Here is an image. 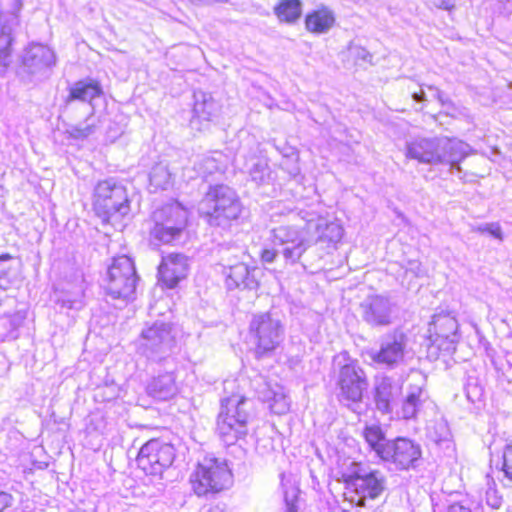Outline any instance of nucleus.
Masks as SVG:
<instances>
[{"mask_svg": "<svg viewBox=\"0 0 512 512\" xmlns=\"http://www.w3.org/2000/svg\"><path fill=\"white\" fill-rule=\"evenodd\" d=\"M468 144L445 137H417L406 142V156L423 164L449 165L461 171L460 162L469 154Z\"/></svg>", "mask_w": 512, "mask_h": 512, "instance_id": "1", "label": "nucleus"}, {"mask_svg": "<svg viewBox=\"0 0 512 512\" xmlns=\"http://www.w3.org/2000/svg\"><path fill=\"white\" fill-rule=\"evenodd\" d=\"M92 209L103 225L122 227L131 209L127 188L109 179L98 181L92 193Z\"/></svg>", "mask_w": 512, "mask_h": 512, "instance_id": "2", "label": "nucleus"}, {"mask_svg": "<svg viewBox=\"0 0 512 512\" xmlns=\"http://www.w3.org/2000/svg\"><path fill=\"white\" fill-rule=\"evenodd\" d=\"M188 484L197 497L220 494L232 486L233 472L225 459L205 456L193 465Z\"/></svg>", "mask_w": 512, "mask_h": 512, "instance_id": "3", "label": "nucleus"}, {"mask_svg": "<svg viewBox=\"0 0 512 512\" xmlns=\"http://www.w3.org/2000/svg\"><path fill=\"white\" fill-rule=\"evenodd\" d=\"M247 400L246 395L239 391L231 392L220 399L215 431L228 445L236 443L248 433L250 414L244 408Z\"/></svg>", "mask_w": 512, "mask_h": 512, "instance_id": "4", "label": "nucleus"}, {"mask_svg": "<svg viewBox=\"0 0 512 512\" xmlns=\"http://www.w3.org/2000/svg\"><path fill=\"white\" fill-rule=\"evenodd\" d=\"M202 205L201 216L211 226L229 224L238 219L242 211L239 200L223 185L209 187Z\"/></svg>", "mask_w": 512, "mask_h": 512, "instance_id": "5", "label": "nucleus"}, {"mask_svg": "<svg viewBox=\"0 0 512 512\" xmlns=\"http://www.w3.org/2000/svg\"><path fill=\"white\" fill-rule=\"evenodd\" d=\"M153 220L150 243L154 246L173 244L188 225V213L179 204H167L153 213Z\"/></svg>", "mask_w": 512, "mask_h": 512, "instance_id": "6", "label": "nucleus"}, {"mask_svg": "<svg viewBox=\"0 0 512 512\" xmlns=\"http://www.w3.org/2000/svg\"><path fill=\"white\" fill-rule=\"evenodd\" d=\"M346 493L360 496L357 505H364V499H376L385 490V477L378 470L365 472L359 463H353L348 471L341 474Z\"/></svg>", "mask_w": 512, "mask_h": 512, "instance_id": "7", "label": "nucleus"}, {"mask_svg": "<svg viewBox=\"0 0 512 512\" xmlns=\"http://www.w3.org/2000/svg\"><path fill=\"white\" fill-rule=\"evenodd\" d=\"M175 457L173 444L161 438H151L139 449L136 463L144 473L160 475L173 464Z\"/></svg>", "mask_w": 512, "mask_h": 512, "instance_id": "8", "label": "nucleus"}, {"mask_svg": "<svg viewBox=\"0 0 512 512\" xmlns=\"http://www.w3.org/2000/svg\"><path fill=\"white\" fill-rule=\"evenodd\" d=\"M137 275L131 258H114L108 269L106 294L113 299L129 300L135 296Z\"/></svg>", "mask_w": 512, "mask_h": 512, "instance_id": "9", "label": "nucleus"}, {"mask_svg": "<svg viewBox=\"0 0 512 512\" xmlns=\"http://www.w3.org/2000/svg\"><path fill=\"white\" fill-rule=\"evenodd\" d=\"M249 335L255 354L262 357L272 353L279 345L281 326L269 313L258 314L250 322Z\"/></svg>", "mask_w": 512, "mask_h": 512, "instance_id": "10", "label": "nucleus"}, {"mask_svg": "<svg viewBox=\"0 0 512 512\" xmlns=\"http://www.w3.org/2000/svg\"><path fill=\"white\" fill-rule=\"evenodd\" d=\"M422 457V450L418 443L398 436L390 441L389 448L383 457V462L392 463L399 470L414 468Z\"/></svg>", "mask_w": 512, "mask_h": 512, "instance_id": "11", "label": "nucleus"}, {"mask_svg": "<svg viewBox=\"0 0 512 512\" xmlns=\"http://www.w3.org/2000/svg\"><path fill=\"white\" fill-rule=\"evenodd\" d=\"M458 322L454 316L449 313H439L433 316L428 326L427 339L430 346H435L438 350H449L456 343L458 332Z\"/></svg>", "mask_w": 512, "mask_h": 512, "instance_id": "12", "label": "nucleus"}, {"mask_svg": "<svg viewBox=\"0 0 512 512\" xmlns=\"http://www.w3.org/2000/svg\"><path fill=\"white\" fill-rule=\"evenodd\" d=\"M339 389L341 398L348 403L362 401L367 389L368 381L364 372L355 364L342 366L339 375Z\"/></svg>", "mask_w": 512, "mask_h": 512, "instance_id": "13", "label": "nucleus"}, {"mask_svg": "<svg viewBox=\"0 0 512 512\" xmlns=\"http://www.w3.org/2000/svg\"><path fill=\"white\" fill-rule=\"evenodd\" d=\"M407 337L404 333H395L391 342L381 346V348L371 355V359L377 363L389 367L400 363L405 354Z\"/></svg>", "mask_w": 512, "mask_h": 512, "instance_id": "14", "label": "nucleus"}, {"mask_svg": "<svg viewBox=\"0 0 512 512\" xmlns=\"http://www.w3.org/2000/svg\"><path fill=\"white\" fill-rule=\"evenodd\" d=\"M143 348L150 352H158L174 342L172 327L167 323H154L141 333Z\"/></svg>", "mask_w": 512, "mask_h": 512, "instance_id": "15", "label": "nucleus"}, {"mask_svg": "<svg viewBox=\"0 0 512 512\" xmlns=\"http://www.w3.org/2000/svg\"><path fill=\"white\" fill-rule=\"evenodd\" d=\"M102 94L103 90L98 80L81 79L69 87L65 103L70 104L75 101L90 103Z\"/></svg>", "mask_w": 512, "mask_h": 512, "instance_id": "16", "label": "nucleus"}, {"mask_svg": "<svg viewBox=\"0 0 512 512\" xmlns=\"http://www.w3.org/2000/svg\"><path fill=\"white\" fill-rule=\"evenodd\" d=\"M184 258H162L158 267V278L167 288H174L186 276Z\"/></svg>", "mask_w": 512, "mask_h": 512, "instance_id": "17", "label": "nucleus"}, {"mask_svg": "<svg viewBox=\"0 0 512 512\" xmlns=\"http://www.w3.org/2000/svg\"><path fill=\"white\" fill-rule=\"evenodd\" d=\"M361 436L368 448L382 461L391 441L387 439L383 428L379 424L365 425L361 432Z\"/></svg>", "mask_w": 512, "mask_h": 512, "instance_id": "18", "label": "nucleus"}, {"mask_svg": "<svg viewBox=\"0 0 512 512\" xmlns=\"http://www.w3.org/2000/svg\"><path fill=\"white\" fill-rule=\"evenodd\" d=\"M148 393L153 398L165 401L178 393V385L173 373H164L154 377L148 384Z\"/></svg>", "mask_w": 512, "mask_h": 512, "instance_id": "19", "label": "nucleus"}, {"mask_svg": "<svg viewBox=\"0 0 512 512\" xmlns=\"http://www.w3.org/2000/svg\"><path fill=\"white\" fill-rule=\"evenodd\" d=\"M373 396L375 407L378 411L383 414L392 412L395 397L393 394V383L389 378L385 377L376 383Z\"/></svg>", "mask_w": 512, "mask_h": 512, "instance_id": "20", "label": "nucleus"}, {"mask_svg": "<svg viewBox=\"0 0 512 512\" xmlns=\"http://www.w3.org/2000/svg\"><path fill=\"white\" fill-rule=\"evenodd\" d=\"M364 317L368 323L374 326L388 325L391 322L389 306L381 298H375L365 305Z\"/></svg>", "mask_w": 512, "mask_h": 512, "instance_id": "21", "label": "nucleus"}, {"mask_svg": "<svg viewBox=\"0 0 512 512\" xmlns=\"http://www.w3.org/2000/svg\"><path fill=\"white\" fill-rule=\"evenodd\" d=\"M422 392V388H417L402 400L396 410L398 418L409 420L416 417L423 403Z\"/></svg>", "mask_w": 512, "mask_h": 512, "instance_id": "22", "label": "nucleus"}, {"mask_svg": "<svg viewBox=\"0 0 512 512\" xmlns=\"http://www.w3.org/2000/svg\"><path fill=\"white\" fill-rule=\"evenodd\" d=\"M274 13L280 22L294 23L301 16L299 0H280L274 7Z\"/></svg>", "mask_w": 512, "mask_h": 512, "instance_id": "23", "label": "nucleus"}, {"mask_svg": "<svg viewBox=\"0 0 512 512\" xmlns=\"http://www.w3.org/2000/svg\"><path fill=\"white\" fill-rule=\"evenodd\" d=\"M343 237V228L340 224L331 222L327 223L322 231V243L337 244Z\"/></svg>", "mask_w": 512, "mask_h": 512, "instance_id": "24", "label": "nucleus"}, {"mask_svg": "<svg viewBox=\"0 0 512 512\" xmlns=\"http://www.w3.org/2000/svg\"><path fill=\"white\" fill-rule=\"evenodd\" d=\"M349 54L358 66L372 64L373 55L364 47L352 45L349 48Z\"/></svg>", "mask_w": 512, "mask_h": 512, "instance_id": "25", "label": "nucleus"}, {"mask_svg": "<svg viewBox=\"0 0 512 512\" xmlns=\"http://www.w3.org/2000/svg\"><path fill=\"white\" fill-rule=\"evenodd\" d=\"M475 230L480 232L481 234L489 235L497 240L503 239L502 228L498 222L480 224L475 228Z\"/></svg>", "mask_w": 512, "mask_h": 512, "instance_id": "26", "label": "nucleus"}, {"mask_svg": "<svg viewBox=\"0 0 512 512\" xmlns=\"http://www.w3.org/2000/svg\"><path fill=\"white\" fill-rule=\"evenodd\" d=\"M505 477L512 483V444L506 445L502 454V467Z\"/></svg>", "mask_w": 512, "mask_h": 512, "instance_id": "27", "label": "nucleus"}, {"mask_svg": "<svg viewBox=\"0 0 512 512\" xmlns=\"http://www.w3.org/2000/svg\"><path fill=\"white\" fill-rule=\"evenodd\" d=\"M271 410L276 414H283L289 409V405L284 395L275 394L270 403Z\"/></svg>", "mask_w": 512, "mask_h": 512, "instance_id": "28", "label": "nucleus"}, {"mask_svg": "<svg viewBox=\"0 0 512 512\" xmlns=\"http://www.w3.org/2000/svg\"><path fill=\"white\" fill-rule=\"evenodd\" d=\"M12 41L11 34L0 29V57H6L9 54Z\"/></svg>", "mask_w": 512, "mask_h": 512, "instance_id": "29", "label": "nucleus"}, {"mask_svg": "<svg viewBox=\"0 0 512 512\" xmlns=\"http://www.w3.org/2000/svg\"><path fill=\"white\" fill-rule=\"evenodd\" d=\"M305 27L309 32L320 31V14L318 11H314L306 16Z\"/></svg>", "mask_w": 512, "mask_h": 512, "instance_id": "30", "label": "nucleus"}, {"mask_svg": "<svg viewBox=\"0 0 512 512\" xmlns=\"http://www.w3.org/2000/svg\"><path fill=\"white\" fill-rule=\"evenodd\" d=\"M334 24V14L327 7L322 6V34L326 33Z\"/></svg>", "mask_w": 512, "mask_h": 512, "instance_id": "31", "label": "nucleus"}, {"mask_svg": "<svg viewBox=\"0 0 512 512\" xmlns=\"http://www.w3.org/2000/svg\"><path fill=\"white\" fill-rule=\"evenodd\" d=\"M443 512H477L472 507L464 502H452L447 505Z\"/></svg>", "mask_w": 512, "mask_h": 512, "instance_id": "32", "label": "nucleus"}, {"mask_svg": "<svg viewBox=\"0 0 512 512\" xmlns=\"http://www.w3.org/2000/svg\"><path fill=\"white\" fill-rule=\"evenodd\" d=\"M12 502V495L7 492H0V512L10 507Z\"/></svg>", "mask_w": 512, "mask_h": 512, "instance_id": "33", "label": "nucleus"}, {"mask_svg": "<svg viewBox=\"0 0 512 512\" xmlns=\"http://www.w3.org/2000/svg\"><path fill=\"white\" fill-rule=\"evenodd\" d=\"M433 4L444 10H451L454 8L455 4L453 0H431Z\"/></svg>", "mask_w": 512, "mask_h": 512, "instance_id": "34", "label": "nucleus"}, {"mask_svg": "<svg viewBox=\"0 0 512 512\" xmlns=\"http://www.w3.org/2000/svg\"><path fill=\"white\" fill-rule=\"evenodd\" d=\"M412 99L416 102H421L423 100H425V93L423 90H421L420 92H413L412 93Z\"/></svg>", "mask_w": 512, "mask_h": 512, "instance_id": "35", "label": "nucleus"}, {"mask_svg": "<svg viewBox=\"0 0 512 512\" xmlns=\"http://www.w3.org/2000/svg\"><path fill=\"white\" fill-rule=\"evenodd\" d=\"M89 132H90L89 128H86L84 130H75L73 133V136L75 138L86 137L89 134Z\"/></svg>", "mask_w": 512, "mask_h": 512, "instance_id": "36", "label": "nucleus"}, {"mask_svg": "<svg viewBox=\"0 0 512 512\" xmlns=\"http://www.w3.org/2000/svg\"><path fill=\"white\" fill-rule=\"evenodd\" d=\"M436 96L442 104H446L448 102V99H445L443 97L442 92L440 90H436Z\"/></svg>", "mask_w": 512, "mask_h": 512, "instance_id": "37", "label": "nucleus"}, {"mask_svg": "<svg viewBox=\"0 0 512 512\" xmlns=\"http://www.w3.org/2000/svg\"><path fill=\"white\" fill-rule=\"evenodd\" d=\"M286 512H297V509L294 505L291 504L287 506Z\"/></svg>", "mask_w": 512, "mask_h": 512, "instance_id": "38", "label": "nucleus"}]
</instances>
